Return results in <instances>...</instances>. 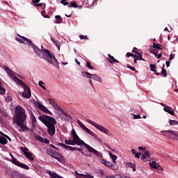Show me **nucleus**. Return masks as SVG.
<instances>
[{"label": "nucleus", "instance_id": "0eeeda50", "mask_svg": "<svg viewBox=\"0 0 178 178\" xmlns=\"http://www.w3.org/2000/svg\"><path fill=\"white\" fill-rule=\"evenodd\" d=\"M161 133H164L163 136L165 137H169L170 138H173L178 141V134L175 133L173 131H162Z\"/></svg>", "mask_w": 178, "mask_h": 178}, {"label": "nucleus", "instance_id": "f3484780", "mask_svg": "<svg viewBox=\"0 0 178 178\" xmlns=\"http://www.w3.org/2000/svg\"><path fill=\"white\" fill-rule=\"evenodd\" d=\"M163 111L165 112H167L168 113H169L172 116H175V110L172 109V108L170 106H167L164 107Z\"/></svg>", "mask_w": 178, "mask_h": 178}, {"label": "nucleus", "instance_id": "4468645a", "mask_svg": "<svg viewBox=\"0 0 178 178\" xmlns=\"http://www.w3.org/2000/svg\"><path fill=\"white\" fill-rule=\"evenodd\" d=\"M65 149H70V151H79V152H81V154H84L83 149H81L80 147H73L72 146L67 145L65 147Z\"/></svg>", "mask_w": 178, "mask_h": 178}, {"label": "nucleus", "instance_id": "bb28decb", "mask_svg": "<svg viewBox=\"0 0 178 178\" xmlns=\"http://www.w3.org/2000/svg\"><path fill=\"white\" fill-rule=\"evenodd\" d=\"M0 144H1V145H5L6 144H8V139H6V138L0 136Z\"/></svg>", "mask_w": 178, "mask_h": 178}, {"label": "nucleus", "instance_id": "864d4df0", "mask_svg": "<svg viewBox=\"0 0 178 178\" xmlns=\"http://www.w3.org/2000/svg\"><path fill=\"white\" fill-rule=\"evenodd\" d=\"M132 52H134V54H138V49H137L136 47H134Z\"/></svg>", "mask_w": 178, "mask_h": 178}, {"label": "nucleus", "instance_id": "6e6d98bb", "mask_svg": "<svg viewBox=\"0 0 178 178\" xmlns=\"http://www.w3.org/2000/svg\"><path fill=\"white\" fill-rule=\"evenodd\" d=\"M140 155H141V153H136L135 157L137 158L138 159H140Z\"/></svg>", "mask_w": 178, "mask_h": 178}, {"label": "nucleus", "instance_id": "f257e3e1", "mask_svg": "<svg viewBox=\"0 0 178 178\" xmlns=\"http://www.w3.org/2000/svg\"><path fill=\"white\" fill-rule=\"evenodd\" d=\"M29 46L33 48L35 54H37L38 58H40V59H44V60L47 61L48 63L54 66V67L59 69V63L58 62V60L55 57V54H54V53L51 52V51L49 49L41 50L40 48H38V47L34 44L32 41L31 43H29Z\"/></svg>", "mask_w": 178, "mask_h": 178}, {"label": "nucleus", "instance_id": "c756f323", "mask_svg": "<svg viewBox=\"0 0 178 178\" xmlns=\"http://www.w3.org/2000/svg\"><path fill=\"white\" fill-rule=\"evenodd\" d=\"M108 58H107V60L110 62V63H113L114 61H116V59H115V57H113V56H111V54H108Z\"/></svg>", "mask_w": 178, "mask_h": 178}, {"label": "nucleus", "instance_id": "39448f33", "mask_svg": "<svg viewBox=\"0 0 178 178\" xmlns=\"http://www.w3.org/2000/svg\"><path fill=\"white\" fill-rule=\"evenodd\" d=\"M38 120L44 124L47 127V133L49 136L53 137L55 136V124H56V120L47 115H42L38 117Z\"/></svg>", "mask_w": 178, "mask_h": 178}, {"label": "nucleus", "instance_id": "9b49d317", "mask_svg": "<svg viewBox=\"0 0 178 178\" xmlns=\"http://www.w3.org/2000/svg\"><path fill=\"white\" fill-rule=\"evenodd\" d=\"M12 162L16 166H19V168H22V169H25L26 170H29L30 169V167H29V165L16 161V159L15 158H13V159L12 160Z\"/></svg>", "mask_w": 178, "mask_h": 178}, {"label": "nucleus", "instance_id": "9d476101", "mask_svg": "<svg viewBox=\"0 0 178 178\" xmlns=\"http://www.w3.org/2000/svg\"><path fill=\"white\" fill-rule=\"evenodd\" d=\"M20 149L24 152V155H25V157L27 159H29V161H34V157H33V154L31 152H29V149L27 147H21Z\"/></svg>", "mask_w": 178, "mask_h": 178}, {"label": "nucleus", "instance_id": "f8f14e48", "mask_svg": "<svg viewBox=\"0 0 178 178\" xmlns=\"http://www.w3.org/2000/svg\"><path fill=\"white\" fill-rule=\"evenodd\" d=\"M140 159L143 161V162H148L149 159H151V156L149 155V152L147 150L144 154H142Z\"/></svg>", "mask_w": 178, "mask_h": 178}, {"label": "nucleus", "instance_id": "c85d7f7f", "mask_svg": "<svg viewBox=\"0 0 178 178\" xmlns=\"http://www.w3.org/2000/svg\"><path fill=\"white\" fill-rule=\"evenodd\" d=\"M47 154L52 158H55L58 153H55L53 149H49V151H47Z\"/></svg>", "mask_w": 178, "mask_h": 178}, {"label": "nucleus", "instance_id": "13d9d810", "mask_svg": "<svg viewBox=\"0 0 178 178\" xmlns=\"http://www.w3.org/2000/svg\"><path fill=\"white\" fill-rule=\"evenodd\" d=\"M81 176H82V177L88 178V174H87V175L81 174L80 176H79V178L81 177Z\"/></svg>", "mask_w": 178, "mask_h": 178}, {"label": "nucleus", "instance_id": "7ed1b4c3", "mask_svg": "<svg viewBox=\"0 0 178 178\" xmlns=\"http://www.w3.org/2000/svg\"><path fill=\"white\" fill-rule=\"evenodd\" d=\"M3 69L5 70V72L7 73L10 77H13V81L15 83H17L19 86H22L24 88V92H22V97L23 98H31V90L30 89V87L28 86L27 84H26L23 81L20 80L19 78L15 76L16 74L13 70H10L8 66L3 65Z\"/></svg>", "mask_w": 178, "mask_h": 178}, {"label": "nucleus", "instance_id": "2f4dec72", "mask_svg": "<svg viewBox=\"0 0 178 178\" xmlns=\"http://www.w3.org/2000/svg\"><path fill=\"white\" fill-rule=\"evenodd\" d=\"M170 126H178V122L177 120H169Z\"/></svg>", "mask_w": 178, "mask_h": 178}, {"label": "nucleus", "instance_id": "412c9836", "mask_svg": "<svg viewBox=\"0 0 178 178\" xmlns=\"http://www.w3.org/2000/svg\"><path fill=\"white\" fill-rule=\"evenodd\" d=\"M61 113H63V116H65L64 120L69 121V120H70V119H72V117L70 116V115H69L67 113H66V111L61 110Z\"/></svg>", "mask_w": 178, "mask_h": 178}, {"label": "nucleus", "instance_id": "4be33fe9", "mask_svg": "<svg viewBox=\"0 0 178 178\" xmlns=\"http://www.w3.org/2000/svg\"><path fill=\"white\" fill-rule=\"evenodd\" d=\"M51 41L53 42V43L56 45V47H57V48H58V49H60V45H61V43L58 41V40H56L54 38L51 37Z\"/></svg>", "mask_w": 178, "mask_h": 178}, {"label": "nucleus", "instance_id": "de8ad7c7", "mask_svg": "<svg viewBox=\"0 0 178 178\" xmlns=\"http://www.w3.org/2000/svg\"><path fill=\"white\" fill-rule=\"evenodd\" d=\"M79 38L81 40H88V37H87V35H79Z\"/></svg>", "mask_w": 178, "mask_h": 178}, {"label": "nucleus", "instance_id": "2eb2a0df", "mask_svg": "<svg viewBox=\"0 0 178 178\" xmlns=\"http://www.w3.org/2000/svg\"><path fill=\"white\" fill-rule=\"evenodd\" d=\"M83 130L86 131V133H88V134H90V136H92V137H94V138H95V139L98 138V136L97 134H95L94 132H92L91 130H90V129L87 128V127L85 126L84 128L83 129Z\"/></svg>", "mask_w": 178, "mask_h": 178}, {"label": "nucleus", "instance_id": "0e129e2a", "mask_svg": "<svg viewBox=\"0 0 178 178\" xmlns=\"http://www.w3.org/2000/svg\"><path fill=\"white\" fill-rule=\"evenodd\" d=\"M89 83L92 87V88H94V84H92V80H91V79H89Z\"/></svg>", "mask_w": 178, "mask_h": 178}, {"label": "nucleus", "instance_id": "c03bdc74", "mask_svg": "<svg viewBox=\"0 0 178 178\" xmlns=\"http://www.w3.org/2000/svg\"><path fill=\"white\" fill-rule=\"evenodd\" d=\"M106 178H120V175H108Z\"/></svg>", "mask_w": 178, "mask_h": 178}, {"label": "nucleus", "instance_id": "5fc2aeb1", "mask_svg": "<svg viewBox=\"0 0 178 178\" xmlns=\"http://www.w3.org/2000/svg\"><path fill=\"white\" fill-rule=\"evenodd\" d=\"M99 161H100L101 163H102L103 165H105L106 164V162H108V161H106V160L103 159H100Z\"/></svg>", "mask_w": 178, "mask_h": 178}, {"label": "nucleus", "instance_id": "49530a36", "mask_svg": "<svg viewBox=\"0 0 178 178\" xmlns=\"http://www.w3.org/2000/svg\"><path fill=\"white\" fill-rule=\"evenodd\" d=\"M86 66H87V67H88V69H90L91 70H92V69H94V67L92 66H91V63L90 62L86 63Z\"/></svg>", "mask_w": 178, "mask_h": 178}, {"label": "nucleus", "instance_id": "a211bd4d", "mask_svg": "<svg viewBox=\"0 0 178 178\" xmlns=\"http://www.w3.org/2000/svg\"><path fill=\"white\" fill-rule=\"evenodd\" d=\"M31 118L32 119V129H35L37 127V118L34 115V113L31 114Z\"/></svg>", "mask_w": 178, "mask_h": 178}, {"label": "nucleus", "instance_id": "aec40b11", "mask_svg": "<svg viewBox=\"0 0 178 178\" xmlns=\"http://www.w3.org/2000/svg\"><path fill=\"white\" fill-rule=\"evenodd\" d=\"M21 175H22V173H20L17 171H15V172H11L10 174V176L12 178H19V177H20Z\"/></svg>", "mask_w": 178, "mask_h": 178}, {"label": "nucleus", "instance_id": "052dcab7", "mask_svg": "<svg viewBox=\"0 0 178 178\" xmlns=\"http://www.w3.org/2000/svg\"><path fill=\"white\" fill-rule=\"evenodd\" d=\"M83 155H84L85 156H88L89 158H91L92 156V154H87L86 153L83 152V154H82Z\"/></svg>", "mask_w": 178, "mask_h": 178}, {"label": "nucleus", "instance_id": "8fccbe9b", "mask_svg": "<svg viewBox=\"0 0 178 178\" xmlns=\"http://www.w3.org/2000/svg\"><path fill=\"white\" fill-rule=\"evenodd\" d=\"M105 166H107V168H112V166H113V165L112 164V163H111L109 161H107L106 163V165Z\"/></svg>", "mask_w": 178, "mask_h": 178}, {"label": "nucleus", "instance_id": "338daca9", "mask_svg": "<svg viewBox=\"0 0 178 178\" xmlns=\"http://www.w3.org/2000/svg\"><path fill=\"white\" fill-rule=\"evenodd\" d=\"M42 5H44V3H36L35 5V6H42Z\"/></svg>", "mask_w": 178, "mask_h": 178}, {"label": "nucleus", "instance_id": "6e6552de", "mask_svg": "<svg viewBox=\"0 0 178 178\" xmlns=\"http://www.w3.org/2000/svg\"><path fill=\"white\" fill-rule=\"evenodd\" d=\"M18 37L19 38H15L16 41H17L18 42H19L20 44H25L27 45H30V44H31V40H30L29 39L26 38L24 36H22L19 34H17Z\"/></svg>", "mask_w": 178, "mask_h": 178}, {"label": "nucleus", "instance_id": "cd10ccee", "mask_svg": "<svg viewBox=\"0 0 178 178\" xmlns=\"http://www.w3.org/2000/svg\"><path fill=\"white\" fill-rule=\"evenodd\" d=\"M134 58H136L138 60H143V62H145V60L143 58V56H141V54L138 53L137 55H134Z\"/></svg>", "mask_w": 178, "mask_h": 178}, {"label": "nucleus", "instance_id": "ea45409f", "mask_svg": "<svg viewBox=\"0 0 178 178\" xmlns=\"http://www.w3.org/2000/svg\"><path fill=\"white\" fill-rule=\"evenodd\" d=\"M150 54H152L155 56H158V50L152 49L149 51Z\"/></svg>", "mask_w": 178, "mask_h": 178}, {"label": "nucleus", "instance_id": "69168bd1", "mask_svg": "<svg viewBox=\"0 0 178 178\" xmlns=\"http://www.w3.org/2000/svg\"><path fill=\"white\" fill-rule=\"evenodd\" d=\"M40 1H41V0H32V3H38V2H40Z\"/></svg>", "mask_w": 178, "mask_h": 178}, {"label": "nucleus", "instance_id": "b1692460", "mask_svg": "<svg viewBox=\"0 0 178 178\" xmlns=\"http://www.w3.org/2000/svg\"><path fill=\"white\" fill-rule=\"evenodd\" d=\"M92 77V80H95V81H99V83H102V81L101 80V77H99L98 75L97 74H92L91 75Z\"/></svg>", "mask_w": 178, "mask_h": 178}, {"label": "nucleus", "instance_id": "e2e57ef3", "mask_svg": "<svg viewBox=\"0 0 178 178\" xmlns=\"http://www.w3.org/2000/svg\"><path fill=\"white\" fill-rule=\"evenodd\" d=\"M58 145H60V147H63V148H66V146H67L66 145L62 143H58Z\"/></svg>", "mask_w": 178, "mask_h": 178}, {"label": "nucleus", "instance_id": "423d86ee", "mask_svg": "<svg viewBox=\"0 0 178 178\" xmlns=\"http://www.w3.org/2000/svg\"><path fill=\"white\" fill-rule=\"evenodd\" d=\"M86 122L90 124H92V126H94V127L97 129V130H99V131H102V133H104L106 136H108V137H112L113 136L112 133L110 132V131L108 130V129L105 128L102 125H99L90 119L86 120Z\"/></svg>", "mask_w": 178, "mask_h": 178}, {"label": "nucleus", "instance_id": "72a5a7b5", "mask_svg": "<svg viewBox=\"0 0 178 178\" xmlns=\"http://www.w3.org/2000/svg\"><path fill=\"white\" fill-rule=\"evenodd\" d=\"M153 48H154L155 49L162 50V48L161 47V44L159 43H153Z\"/></svg>", "mask_w": 178, "mask_h": 178}, {"label": "nucleus", "instance_id": "f704fd0d", "mask_svg": "<svg viewBox=\"0 0 178 178\" xmlns=\"http://www.w3.org/2000/svg\"><path fill=\"white\" fill-rule=\"evenodd\" d=\"M156 65L155 64H150L151 72H156Z\"/></svg>", "mask_w": 178, "mask_h": 178}, {"label": "nucleus", "instance_id": "79ce46f5", "mask_svg": "<svg viewBox=\"0 0 178 178\" xmlns=\"http://www.w3.org/2000/svg\"><path fill=\"white\" fill-rule=\"evenodd\" d=\"M0 134H2V136H3V137H6V138L8 141H12V139L10 138V137H9L8 135L3 134L2 131H0Z\"/></svg>", "mask_w": 178, "mask_h": 178}, {"label": "nucleus", "instance_id": "4d7b16f0", "mask_svg": "<svg viewBox=\"0 0 178 178\" xmlns=\"http://www.w3.org/2000/svg\"><path fill=\"white\" fill-rule=\"evenodd\" d=\"M175 58V54H170L168 60H172Z\"/></svg>", "mask_w": 178, "mask_h": 178}, {"label": "nucleus", "instance_id": "dca6fc26", "mask_svg": "<svg viewBox=\"0 0 178 178\" xmlns=\"http://www.w3.org/2000/svg\"><path fill=\"white\" fill-rule=\"evenodd\" d=\"M54 158V159H57L58 162H61V163H65V158L63 157V156H62V154L57 153Z\"/></svg>", "mask_w": 178, "mask_h": 178}, {"label": "nucleus", "instance_id": "603ef678", "mask_svg": "<svg viewBox=\"0 0 178 178\" xmlns=\"http://www.w3.org/2000/svg\"><path fill=\"white\" fill-rule=\"evenodd\" d=\"M134 119H141V115L140 114L138 115H134L133 114Z\"/></svg>", "mask_w": 178, "mask_h": 178}, {"label": "nucleus", "instance_id": "c9c22d12", "mask_svg": "<svg viewBox=\"0 0 178 178\" xmlns=\"http://www.w3.org/2000/svg\"><path fill=\"white\" fill-rule=\"evenodd\" d=\"M43 84L45 85V83H44V81H40L38 82V86H40L41 88H42L43 90H47V88Z\"/></svg>", "mask_w": 178, "mask_h": 178}, {"label": "nucleus", "instance_id": "09e8293b", "mask_svg": "<svg viewBox=\"0 0 178 178\" xmlns=\"http://www.w3.org/2000/svg\"><path fill=\"white\" fill-rule=\"evenodd\" d=\"M42 143H44V144H49V140L47 138H42Z\"/></svg>", "mask_w": 178, "mask_h": 178}, {"label": "nucleus", "instance_id": "e433bc0d", "mask_svg": "<svg viewBox=\"0 0 178 178\" xmlns=\"http://www.w3.org/2000/svg\"><path fill=\"white\" fill-rule=\"evenodd\" d=\"M34 137L36 140H38V141H40V143H42L43 138L41 136H38V135L34 134Z\"/></svg>", "mask_w": 178, "mask_h": 178}, {"label": "nucleus", "instance_id": "473e14b6", "mask_svg": "<svg viewBox=\"0 0 178 178\" xmlns=\"http://www.w3.org/2000/svg\"><path fill=\"white\" fill-rule=\"evenodd\" d=\"M165 64L163 65V68L161 70V74L163 76V77H167L168 76V73L166 72V70H165Z\"/></svg>", "mask_w": 178, "mask_h": 178}, {"label": "nucleus", "instance_id": "7c9ffc66", "mask_svg": "<svg viewBox=\"0 0 178 178\" xmlns=\"http://www.w3.org/2000/svg\"><path fill=\"white\" fill-rule=\"evenodd\" d=\"M68 8H79V5L76 1H72L70 3V6H68Z\"/></svg>", "mask_w": 178, "mask_h": 178}, {"label": "nucleus", "instance_id": "680f3d73", "mask_svg": "<svg viewBox=\"0 0 178 178\" xmlns=\"http://www.w3.org/2000/svg\"><path fill=\"white\" fill-rule=\"evenodd\" d=\"M130 56H134V54H131V53H127V57L130 58Z\"/></svg>", "mask_w": 178, "mask_h": 178}, {"label": "nucleus", "instance_id": "bf43d9fd", "mask_svg": "<svg viewBox=\"0 0 178 178\" xmlns=\"http://www.w3.org/2000/svg\"><path fill=\"white\" fill-rule=\"evenodd\" d=\"M50 147H51V148H54V149H56V151H59V149L58 147H56L55 145H50Z\"/></svg>", "mask_w": 178, "mask_h": 178}, {"label": "nucleus", "instance_id": "f03ea898", "mask_svg": "<svg viewBox=\"0 0 178 178\" xmlns=\"http://www.w3.org/2000/svg\"><path fill=\"white\" fill-rule=\"evenodd\" d=\"M72 136L73 137V140L66 139L65 140V144L67 145H79L80 147L83 145L86 147L88 152H92V154H94L96 156H98V158H102V153L98 152L97 149H94L90 145L86 143L83 140H81L74 129H72Z\"/></svg>", "mask_w": 178, "mask_h": 178}, {"label": "nucleus", "instance_id": "ddd939ff", "mask_svg": "<svg viewBox=\"0 0 178 178\" xmlns=\"http://www.w3.org/2000/svg\"><path fill=\"white\" fill-rule=\"evenodd\" d=\"M49 102L50 105L52 106L53 108H54V109H56V111H62V108H60V106L59 105H58V103H56V102H55V100H54L52 99H49Z\"/></svg>", "mask_w": 178, "mask_h": 178}, {"label": "nucleus", "instance_id": "774afa93", "mask_svg": "<svg viewBox=\"0 0 178 178\" xmlns=\"http://www.w3.org/2000/svg\"><path fill=\"white\" fill-rule=\"evenodd\" d=\"M19 178H27V176L23 175V174H21V175L19 176Z\"/></svg>", "mask_w": 178, "mask_h": 178}, {"label": "nucleus", "instance_id": "58836bf2", "mask_svg": "<svg viewBox=\"0 0 178 178\" xmlns=\"http://www.w3.org/2000/svg\"><path fill=\"white\" fill-rule=\"evenodd\" d=\"M0 113H1L2 116H3L4 118H8V113H6L3 110L0 109Z\"/></svg>", "mask_w": 178, "mask_h": 178}, {"label": "nucleus", "instance_id": "5701e85b", "mask_svg": "<svg viewBox=\"0 0 178 178\" xmlns=\"http://www.w3.org/2000/svg\"><path fill=\"white\" fill-rule=\"evenodd\" d=\"M108 155L110 156V158H111L113 162L114 163H116V160L118 159V156L113 154H112V152H108Z\"/></svg>", "mask_w": 178, "mask_h": 178}, {"label": "nucleus", "instance_id": "a878e982", "mask_svg": "<svg viewBox=\"0 0 178 178\" xmlns=\"http://www.w3.org/2000/svg\"><path fill=\"white\" fill-rule=\"evenodd\" d=\"M55 19H56V23L57 24H60V23H63V19L60 17V15H56Z\"/></svg>", "mask_w": 178, "mask_h": 178}, {"label": "nucleus", "instance_id": "6ab92c4d", "mask_svg": "<svg viewBox=\"0 0 178 178\" xmlns=\"http://www.w3.org/2000/svg\"><path fill=\"white\" fill-rule=\"evenodd\" d=\"M33 104L38 108L40 109V111H42V109L44 108L45 106L42 105L40 102H35V100H33Z\"/></svg>", "mask_w": 178, "mask_h": 178}, {"label": "nucleus", "instance_id": "20e7f679", "mask_svg": "<svg viewBox=\"0 0 178 178\" xmlns=\"http://www.w3.org/2000/svg\"><path fill=\"white\" fill-rule=\"evenodd\" d=\"M26 111L23 107L20 106H17L15 107V113L13 118L14 122L21 127L22 131L24 133V131H29V127L23 124L24 123V120L27 119V115H26Z\"/></svg>", "mask_w": 178, "mask_h": 178}, {"label": "nucleus", "instance_id": "4c0bfd02", "mask_svg": "<svg viewBox=\"0 0 178 178\" xmlns=\"http://www.w3.org/2000/svg\"><path fill=\"white\" fill-rule=\"evenodd\" d=\"M5 92H6V90L5 88H3V87H2V86H1V81H0V94L2 95L3 94H5Z\"/></svg>", "mask_w": 178, "mask_h": 178}, {"label": "nucleus", "instance_id": "393cba45", "mask_svg": "<svg viewBox=\"0 0 178 178\" xmlns=\"http://www.w3.org/2000/svg\"><path fill=\"white\" fill-rule=\"evenodd\" d=\"M91 73H89L88 72H81V76H83V77H86V79H91Z\"/></svg>", "mask_w": 178, "mask_h": 178}, {"label": "nucleus", "instance_id": "37998d69", "mask_svg": "<svg viewBox=\"0 0 178 178\" xmlns=\"http://www.w3.org/2000/svg\"><path fill=\"white\" fill-rule=\"evenodd\" d=\"M76 122L80 127H81V129H83L86 127V125H84V124H83V122H81V121H80L79 120H77Z\"/></svg>", "mask_w": 178, "mask_h": 178}, {"label": "nucleus", "instance_id": "1a4fd4ad", "mask_svg": "<svg viewBox=\"0 0 178 178\" xmlns=\"http://www.w3.org/2000/svg\"><path fill=\"white\" fill-rule=\"evenodd\" d=\"M149 165L150 168H154V169H156L159 173H162V172L163 171L162 167L161 166V164H159V163H156L155 161H154V160H150Z\"/></svg>", "mask_w": 178, "mask_h": 178}, {"label": "nucleus", "instance_id": "3c124183", "mask_svg": "<svg viewBox=\"0 0 178 178\" xmlns=\"http://www.w3.org/2000/svg\"><path fill=\"white\" fill-rule=\"evenodd\" d=\"M66 1H67V0H62L61 1V3H62V5H64V6L69 5V2Z\"/></svg>", "mask_w": 178, "mask_h": 178}, {"label": "nucleus", "instance_id": "a18cd8bd", "mask_svg": "<svg viewBox=\"0 0 178 178\" xmlns=\"http://www.w3.org/2000/svg\"><path fill=\"white\" fill-rule=\"evenodd\" d=\"M127 166H128V168H134V166H135L136 165V163H131V162H129V163H127Z\"/></svg>", "mask_w": 178, "mask_h": 178}, {"label": "nucleus", "instance_id": "a19ab883", "mask_svg": "<svg viewBox=\"0 0 178 178\" xmlns=\"http://www.w3.org/2000/svg\"><path fill=\"white\" fill-rule=\"evenodd\" d=\"M42 111H43L44 113H47V114L49 113L50 115H51V111H49V110H48V108H47V107L45 106L43 107Z\"/></svg>", "mask_w": 178, "mask_h": 178}]
</instances>
